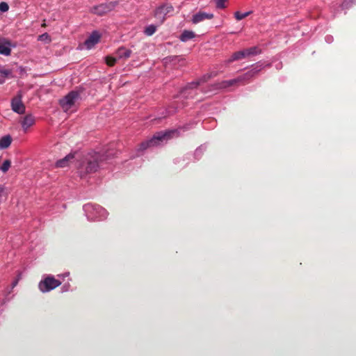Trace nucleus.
Segmentation results:
<instances>
[{
	"label": "nucleus",
	"mask_w": 356,
	"mask_h": 356,
	"mask_svg": "<svg viewBox=\"0 0 356 356\" xmlns=\"http://www.w3.org/2000/svg\"><path fill=\"white\" fill-rule=\"evenodd\" d=\"M106 160L104 154L99 152L88 153L83 157L77 167L79 175L84 178L89 174L96 172Z\"/></svg>",
	"instance_id": "obj_1"
},
{
	"label": "nucleus",
	"mask_w": 356,
	"mask_h": 356,
	"mask_svg": "<svg viewBox=\"0 0 356 356\" xmlns=\"http://www.w3.org/2000/svg\"><path fill=\"white\" fill-rule=\"evenodd\" d=\"M81 92L72 90L59 100V104L65 112L76 110L81 101Z\"/></svg>",
	"instance_id": "obj_2"
},
{
	"label": "nucleus",
	"mask_w": 356,
	"mask_h": 356,
	"mask_svg": "<svg viewBox=\"0 0 356 356\" xmlns=\"http://www.w3.org/2000/svg\"><path fill=\"white\" fill-rule=\"evenodd\" d=\"M177 130L174 129L165 131L164 132H158L154 134L151 139L141 143L140 145V149L145 150L148 147L156 146L160 143V142L171 138L175 134H177Z\"/></svg>",
	"instance_id": "obj_3"
},
{
	"label": "nucleus",
	"mask_w": 356,
	"mask_h": 356,
	"mask_svg": "<svg viewBox=\"0 0 356 356\" xmlns=\"http://www.w3.org/2000/svg\"><path fill=\"white\" fill-rule=\"evenodd\" d=\"M261 53V50L257 47H252L248 49L234 52L232 56L227 60V63H230L235 60H238L248 57L253 56Z\"/></svg>",
	"instance_id": "obj_4"
},
{
	"label": "nucleus",
	"mask_w": 356,
	"mask_h": 356,
	"mask_svg": "<svg viewBox=\"0 0 356 356\" xmlns=\"http://www.w3.org/2000/svg\"><path fill=\"white\" fill-rule=\"evenodd\" d=\"M61 284V282L51 275H48L39 282L38 288L42 293L49 292Z\"/></svg>",
	"instance_id": "obj_5"
},
{
	"label": "nucleus",
	"mask_w": 356,
	"mask_h": 356,
	"mask_svg": "<svg viewBox=\"0 0 356 356\" xmlns=\"http://www.w3.org/2000/svg\"><path fill=\"white\" fill-rule=\"evenodd\" d=\"M115 6V3L113 2L102 3L99 6L93 7L92 12L97 15L102 16L111 12L114 9Z\"/></svg>",
	"instance_id": "obj_6"
},
{
	"label": "nucleus",
	"mask_w": 356,
	"mask_h": 356,
	"mask_svg": "<svg viewBox=\"0 0 356 356\" xmlns=\"http://www.w3.org/2000/svg\"><path fill=\"white\" fill-rule=\"evenodd\" d=\"M174 11L173 6L170 3H164L158 7L155 10V17L161 19L162 22L165 19V17Z\"/></svg>",
	"instance_id": "obj_7"
},
{
	"label": "nucleus",
	"mask_w": 356,
	"mask_h": 356,
	"mask_svg": "<svg viewBox=\"0 0 356 356\" xmlns=\"http://www.w3.org/2000/svg\"><path fill=\"white\" fill-rule=\"evenodd\" d=\"M260 71V69H257V67L253 68L251 70L247 72L246 73L239 76L237 77L239 85H245L250 82V81L253 79Z\"/></svg>",
	"instance_id": "obj_8"
},
{
	"label": "nucleus",
	"mask_w": 356,
	"mask_h": 356,
	"mask_svg": "<svg viewBox=\"0 0 356 356\" xmlns=\"http://www.w3.org/2000/svg\"><path fill=\"white\" fill-rule=\"evenodd\" d=\"M11 107L13 111L19 114H23L25 113V106L22 103V96L17 95L13 98L11 101Z\"/></svg>",
	"instance_id": "obj_9"
},
{
	"label": "nucleus",
	"mask_w": 356,
	"mask_h": 356,
	"mask_svg": "<svg viewBox=\"0 0 356 356\" xmlns=\"http://www.w3.org/2000/svg\"><path fill=\"white\" fill-rule=\"evenodd\" d=\"M100 38V33L98 31H95L85 41L84 44L86 46L87 49H91L99 42Z\"/></svg>",
	"instance_id": "obj_10"
},
{
	"label": "nucleus",
	"mask_w": 356,
	"mask_h": 356,
	"mask_svg": "<svg viewBox=\"0 0 356 356\" xmlns=\"http://www.w3.org/2000/svg\"><path fill=\"white\" fill-rule=\"evenodd\" d=\"M213 17V15L211 13H207L204 12H199L194 15L193 17L192 22L194 24H197L205 19H211Z\"/></svg>",
	"instance_id": "obj_11"
},
{
	"label": "nucleus",
	"mask_w": 356,
	"mask_h": 356,
	"mask_svg": "<svg viewBox=\"0 0 356 356\" xmlns=\"http://www.w3.org/2000/svg\"><path fill=\"white\" fill-rule=\"evenodd\" d=\"M239 83L238 81L237 78L231 79V80H227V81H222L220 83H216V89H225L229 87L234 86H238Z\"/></svg>",
	"instance_id": "obj_12"
},
{
	"label": "nucleus",
	"mask_w": 356,
	"mask_h": 356,
	"mask_svg": "<svg viewBox=\"0 0 356 356\" xmlns=\"http://www.w3.org/2000/svg\"><path fill=\"white\" fill-rule=\"evenodd\" d=\"M35 124V118L31 114L25 115L21 121V124L24 131Z\"/></svg>",
	"instance_id": "obj_13"
},
{
	"label": "nucleus",
	"mask_w": 356,
	"mask_h": 356,
	"mask_svg": "<svg viewBox=\"0 0 356 356\" xmlns=\"http://www.w3.org/2000/svg\"><path fill=\"white\" fill-rule=\"evenodd\" d=\"M11 44L7 40H0V54L9 56L11 53Z\"/></svg>",
	"instance_id": "obj_14"
},
{
	"label": "nucleus",
	"mask_w": 356,
	"mask_h": 356,
	"mask_svg": "<svg viewBox=\"0 0 356 356\" xmlns=\"http://www.w3.org/2000/svg\"><path fill=\"white\" fill-rule=\"evenodd\" d=\"M74 158V154H69L65 157L56 161V168H65L69 165L71 161Z\"/></svg>",
	"instance_id": "obj_15"
},
{
	"label": "nucleus",
	"mask_w": 356,
	"mask_h": 356,
	"mask_svg": "<svg viewBox=\"0 0 356 356\" xmlns=\"http://www.w3.org/2000/svg\"><path fill=\"white\" fill-rule=\"evenodd\" d=\"M195 37V33L192 31L184 30L179 36V39L182 42H187Z\"/></svg>",
	"instance_id": "obj_16"
},
{
	"label": "nucleus",
	"mask_w": 356,
	"mask_h": 356,
	"mask_svg": "<svg viewBox=\"0 0 356 356\" xmlns=\"http://www.w3.org/2000/svg\"><path fill=\"white\" fill-rule=\"evenodd\" d=\"M116 54H117V56H118V58H128L130 57V56L131 54V51L125 47H120L118 49Z\"/></svg>",
	"instance_id": "obj_17"
},
{
	"label": "nucleus",
	"mask_w": 356,
	"mask_h": 356,
	"mask_svg": "<svg viewBox=\"0 0 356 356\" xmlns=\"http://www.w3.org/2000/svg\"><path fill=\"white\" fill-rule=\"evenodd\" d=\"M12 142V138L9 135H6L0 138V149L8 148Z\"/></svg>",
	"instance_id": "obj_18"
},
{
	"label": "nucleus",
	"mask_w": 356,
	"mask_h": 356,
	"mask_svg": "<svg viewBox=\"0 0 356 356\" xmlns=\"http://www.w3.org/2000/svg\"><path fill=\"white\" fill-rule=\"evenodd\" d=\"M199 86H200V82H198L197 80L195 81L189 83L181 90V93L185 95L187 90H191L193 88H197Z\"/></svg>",
	"instance_id": "obj_19"
},
{
	"label": "nucleus",
	"mask_w": 356,
	"mask_h": 356,
	"mask_svg": "<svg viewBox=\"0 0 356 356\" xmlns=\"http://www.w3.org/2000/svg\"><path fill=\"white\" fill-rule=\"evenodd\" d=\"M156 31V26L155 25L151 24L147 26L144 31L145 35L148 36L152 35Z\"/></svg>",
	"instance_id": "obj_20"
},
{
	"label": "nucleus",
	"mask_w": 356,
	"mask_h": 356,
	"mask_svg": "<svg viewBox=\"0 0 356 356\" xmlns=\"http://www.w3.org/2000/svg\"><path fill=\"white\" fill-rule=\"evenodd\" d=\"M216 74H208L202 76L200 79L197 80L200 82V85L208 81L211 77L215 76Z\"/></svg>",
	"instance_id": "obj_21"
},
{
	"label": "nucleus",
	"mask_w": 356,
	"mask_h": 356,
	"mask_svg": "<svg viewBox=\"0 0 356 356\" xmlns=\"http://www.w3.org/2000/svg\"><path fill=\"white\" fill-rule=\"evenodd\" d=\"M250 13H251V12H246L245 13H241L237 11L234 13V16L237 20H241V19H244L245 17H248Z\"/></svg>",
	"instance_id": "obj_22"
},
{
	"label": "nucleus",
	"mask_w": 356,
	"mask_h": 356,
	"mask_svg": "<svg viewBox=\"0 0 356 356\" xmlns=\"http://www.w3.org/2000/svg\"><path fill=\"white\" fill-rule=\"evenodd\" d=\"M105 60L106 64L110 67L113 66L116 63V58L110 56H106Z\"/></svg>",
	"instance_id": "obj_23"
},
{
	"label": "nucleus",
	"mask_w": 356,
	"mask_h": 356,
	"mask_svg": "<svg viewBox=\"0 0 356 356\" xmlns=\"http://www.w3.org/2000/svg\"><path fill=\"white\" fill-rule=\"evenodd\" d=\"M166 60H169L170 62H172L174 65H176L177 63L184 61V59L179 56H172L170 58H165Z\"/></svg>",
	"instance_id": "obj_24"
},
{
	"label": "nucleus",
	"mask_w": 356,
	"mask_h": 356,
	"mask_svg": "<svg viewBox=\"0 0 356 356\" xmlns=\"http://www.w3.org/2000/svg\"><path fill=\"white\" fill-rule=\"evenodd\" d=\"M10 164H11V162L9 161V160H6L1 167V170L3 172H6L8 170L9 168L10 167Z\"/></svg>",
	"instance_id": "obj_25"
},
{
	"label": "nucleus",
	"mask_w": 356,
	"mask_h": 356,
	"mask_svg": "<svg viewBox=\"0 0 356 356\" xmlns=\"http://www.w3.org/2000/svg\"><path fill=\"white\" fill-rule=\"evenodd\" d=\"M9 9V6L6 2H1L0 3V10L3 13H5L8 11Z\"/></svg>",
	"instance_id": "obj_26"
},
{
	"label": "nucleus",
	"mask_w": 356,
	"mask_h": 356,
	"mask_svg": "<svg viewBox=\"0 0 356 356\" xmlns=\"http://www.w3.org/2000/svg\"><path fill=\"white\" fill-rule=\"evenodd\" d=\"M227 0H217L216 1V6L218 8H225V5L224 3L227 1Z\"/></svg>",
	"instance_id": "obj_27"
},
{
	"label": "nucleus",
	"mask_w": 356,
	"mask_h": 356,
	"mask_svg": "<svg viewBox=\"0 0 356 356\" xmlns=\"http://www.w3.org/2000/svg\"><path fill=\"white\" fill-rule=\"evenodd\" d=\"M0 73L6 77L8 76L11 74V71L9 70L3 69L0 71Z\"/></svg>",
	"instance_id": "obj_28"
},
{
	"label": "nucleus",
	"mask_w": 356,
	"mask_h": 356,
	"mask_svg": "<svg viewBox=\"0 0 356 356\" xmlns=\"http://www.w3.org/2000/svg\"><path fill=\"white\" fill-rule=\"evenodd\" d=\"M40 39L42 40L48 39L49 41H50L49 36L47 33H44V34L40 35Z\"/></svg>",
	"instance_id": "obj_29"
},
{
	"label": "nucleus",
	"mask_w": 356,
	"mask_h": 356,
	"mask_svg": "<svg viewBox=\"0 0 356 356\" xmlns=\"http://www.w3.org/2000/svg\"><path fill=\"white\" fill-rule=\"evenodd\" d=\"M5 193V188L3 186L0 185V198Z\"/></svg>",
	"instance_id": "obj_30"
},
{
	"label": "nucleus",
	"mask_w": 356,
	"mask_h": 356,
	"mask_svg": "<svg viewBox=\"0 0 356 356\" xmlns=\"http://www.w3.org/2000/svg\"><path fill=\"white\" fill-rule=\"evenodd\" d=\"M5 82V80L3 78H0V84H3Z\"/></svg>",
	"instance_id": "obj_31"
},
{
	"label": "nucleus",
	"mask_w": 356,
	"mask_h": 356,
	"mask_svg": "<svg viewBox=\"0 0 356 356\" xmlns=\"http://www.w3.org/2000/svg\"><path fill=\"white\" fill-rule=\"evenodd\" d=\"M17 284V280L15 281L13 283V287H15Z\"/></svg>",
	"instance_id": "obj_32"
},
{
	"label": "nucleus",
	"mask_w": 356,
	"mask_h": 356,
	"mask_svg": "<svg viewBox=\"0 0 356 356\" xmlns=\"http://www.w3.org/2000/svg\"><path fill=\"white\" fill-rule=\"evenodd\" d=\"M2 69H0V71Z\"/></svg>",
	"instance_id": "obj_33"
}]
</instances>
